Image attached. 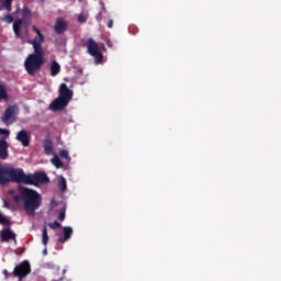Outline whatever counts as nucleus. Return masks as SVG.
<instances>
[{"label": "nucleus", "mask_w": 281, "mask_h": 281, "mask_svg": "<svg viewBox=\"0 0 281 281\" xmlns=\"http://www.w3.org/2000/svg\"><path fill=\"white\" fill-rule=\"evenodd\" d=\"M32 30L35 34H37V37H34V40L30 42L31 45H33L34 52L27 55L24 61V68L29 76H36V74H38V71H41L45 65V50L43 49L45 35L41 33V30H38L36 25H33Z\"/></svg>", "instance_id": "f257e3e1"}, {"label": "nucleus", "mask_w": 281, "mask_h": 281, "mask_svg": "<svg viewBox=\"0 0 281 281\" xmlns=\"http://www.w3.org/2000/svg\"><path fill=\"white\" fill-rule=\"evenodd\" d=\"M27 175L21 168L0 167V186H8V183H26Z\"/></svg>", "instance_id": "f03ea898"}, {"label": "nucleus", "mask_w": 281, "mask_h": 281, "mask_svg": "<svg viewBox=\"0 0 281 281\" xmlns=\"http://www.w3.org/2000/svg\"><path fill=\"white\" fill-rule=\"evenodd\" d=\"M22 201L24 203L23 210L27 213L34 214L41 204L43 203V198L41 194L32 189L22 188Z\"/></svg>", "instance_id": "7ed1b4c3"}, {"label": "nucleus", "mask_w": 281, "mask_h": 281, "mask_svg": "<svg viewBox=\"0 0 281 281\" xmlns=\"http://www.w3.org/2000/svg\"><path fill=\"white\" fill-rule=\"evenodd\" d=\"M49 183V177L45 172H35L26 175V183L25 186H46Z\"/></svg>", "instance_id": "20e7f679"}, {"label": "nucleus", "mask_w": 281, "mask_h": 281, "mask_svg": "<svg viewBox=\"0 0 281 281\" xmlns=\"http://www.w3.org/2000/svg\"><path fill=\"white\" fill-rule=\"evenodd\" d=\"M87 48H88V54L94 58L97 64L102 63V58H104V56L100 52V48L98 47V43H95L93 38H89L87 41Z\"/></svg>", "instance_id": "39448f33"}, {"label": "nucleus", "mask_w": 281, "mask_h": 281, "mask_svg": "<svg viewBox=\"0 0 281 281\" xmlns=\"http://www.w3.org/2000/svg\"><path fill=\"white\" fill-rule=\"evenodd\" d=\"M15 112H16V106L9 105L1 116V122H3L7 126L9 124H14V113Z\"/></svg>", "instance_id": "423d86ee"}, {"label": "nucleus", "mask_w": 281, "mask_h": 281, "mask_svg": "<svg viewBox=\"0 0 281 281\" xmlns=\"http://www.w3.org/2000/svg\"><path fill=\"white\" fill-rule=\"evenodd\" d=\"M68 105H69V102L66 101V99H63L61 97H57L49 104V109H50V111H65V109H67Z\"/></svg>", "instance_id": "0eeeda50"}, {"label": "nucleus", "mask_w": 281, "mask_h": 281, "mask_svg": "<svg viewBox=\"0 0 281 281\" xmlns=\"http://www.w3.org/2000/svg\"><path fill=\"white\" fill-rule=\"evenodd\" d=\"M58 93L59 98L68 102H71V98H74V91L69 89L66 83H60Z\"/></svg>", "instance_id": "6e6552de"}, {"label": "nucleus", "mask_w": 281, "mask_h": 281, "mask_svg": "<svg viewBox=\"0 0 281 281\" xmlns=\"http://www.w3.org/2000/svg\"><path fill=\"white\" fill-rule=\"evenodd\" d=\"M63 234H59L58 243L65 245V243H67V240H69L71 236H74V228H71V226H64Z\"/></svg>", "instance_id": "1a4fd4ad"}, {"label": "nucleus", "mask_w": 281, "mask_h": 281, "mask_svg": "<svg viewBox=\"0 0 281 281\" xmlns=\"http://www.w3.org/2000/svg\"><path fill=\"white\" fill-rule=\"evenodd\" d=\"M1 243H9V240H16V234L10 227L3 228L0 235Z\"/></svg>", "instance_id": "9d476101"}, {"label": "nucleus", "mask_w": 281, "mask_h": 281, "mask_svg": "<svg viewBox=\"0 0 281 281\" xmlns=\"http://www.w3.org/2000/svg\"><path fill=\"white\" fill-rule=\"evenodd\" d=\"M54 31L56 34H65V32H67V21L63 18H58L55 22Z\"/></svg>", "instance_id": "9b49d317"}, {"label": "nucleus", "mask_w": 281, "mask_h": 281, "mask_svg": "<svg viewBox=\"0 0 281 281\" xmlns=\"http://www.w3.org/2000/svg\"><path fill=\"white\" fill-rule=\"evenodd\" d=\"M16 140L22 143V146H30V134L25 130H22L16 135Z\"/></svg>", "instance_id": "f8f14e48"}, {"label": "nucleus", "mask_w": 281, "mask_h": 281, "mask_svg": "<svg viewBox=\"0 0 281 281\" xmlns=\"http://www.w3.org/2000/svg\"><path fill=\"white\" fill-rule=\"evenodd\" d=\"M43 147L45 155H54V142L49 136L44 139Z\"/></svg>", "instance_id": "ddd939ff"}, {"label": "nucleus", "mask_w": 281, "mask_h": 281, "mask_svg": "<svg viewBox=\"0 0 281 281\" xmlns=\"http://www.w3.org/2000/svg\"><path fill=\"white\" fill-rule=\"evenodd\" d=\"M8 155V140L2 138L0 139V159H5Z\"/></svg>", "instance_id": "4468645a"}, {"label": "nucleus", "mask_w": 281, "mask_h": 281, "mask_svg": "<svg viewBox=\"0 0 281 281\" xmlns=\"http://www.w3.org/2000/svg\"><path fill=\"white\" fill-rule=\"evenodd\" d=\"M23 25V20L18 19L13 22V32L16 38H21V27Z\"/></svg>", "instance_id": "2eb2a0df"}, {"label": "nucleus", "mask_w": 281, "mask_h": 281, "mask_svg": "<svg viewBox=\"0 0 281 281\" xmlns=\"http://www.w3.org/2000/svg\"><path fill=\"white\" fill-rule=\"evenodd\" d=\"M49 69H50V76L56 77L60 74V64L54 60L50 63Z\"/></svg>", "instance_id": "dca6fc26"}, {"label": "nucleus", "mask_w": 281, "mask_h": 281, "mask_svg": "<svg viewBox=\"0 0 281 281\" xmlns=\"http://www.w3.org/2000/svg\"><path fill=\"white\" fill-rule=\"evenodd\" d=\"M14 0H0V12L1 10H7V12H12V2Z\"/></svg>", "instance_id": "f3484780"}, {"label": "nucleus", "mask_w": 281, "mask_h": 281, "mask_svg": "<svg viewBox=\"0 0 281 281\" xmlns=\"http://www.w3.org/2000/svg\"><path fill=\"white\" fill-rule=\"evenodd\" d=\"M32 16V11L27 8V7H24L23 10H22V19L21 21H29V19Z\"/></svg>", "instance_id": "a211bd4d"}, {"label": "nucleus", "mask_w": 281, "mask_h": 281, "mask_svg": "<svg viewBox=\"0 0 281 281\" xmlns=\"http://www.w3.org/2000/svg\"><path fill=\"white\" fill-rule=\"evenodd\" d=\"M47 243H49V235H47V226H45L42 231V244L47 247Z\"/></svg>", "instance_id": "6ab92c4d"}, {"label": "nucleus", "mask_w": 281, "mask_h": 281, "mask_svg": "<svg viewBox=\"0 0 281 281\" xmlns=\"http://www.w3.org/2000/svg\"><path fill=\"white\" fill-rule=\"evenodd\" d=\"M58 186H59V189L61 190V192H65V190H67V179H65V177H63V176H59Z\"/></svg>", "instance_id": "aec40b11"}, {"label": "nucleus", "mask_w": 281, "mask_h": 281, "mask_svg": "<svg viewBox=\"0 0 281 281\" xmlns=\"http://www.w3.org/2000/svg\"><path fill=\"white\" fill-rule=\"evenodd\" d=\"M50 161L55 168H63V160H60V158H58L56 155L52 158Z\"/></svg>", "instance_id": "412c9836"}, {"label": "nucleus", "mask_w": 281, "mask_h": 281, "mask_svg": "<svg viewBox=\"0 0 281 281\" xmlns=\"http://www.w3.org/2000/svg\"><path fill=\"white\" fill-rule=\"evenodd\" d=\"M66 214H67V206L64 205L61 209H59L58 221L60 222L65 221Z\"/></svg>", "instance_id": "4be33fe9"}, {"label": "nucleus", "mask_w": 281, "mask_h": 281, "mask_svg": "<svg viewBox=\"0 0 281 281\" xmlns=\"http://www.w3.org/2000/svg\"><path fill=\"white\" fill-rule=\"evenodd\" d=\"M1 100H8V91H5V87L0 83V102Z\"/></svg>", "instance_id": "5701e85b"}, {"label": "nucleus", "mask_w": 281, "mask_h": 281, "mask_svg": "<svg viewBox=\"0 0 281 281\" xmlns=\"http://www.w3.org/2000/svg\"><path fill=\"white\" fill-rule=\"evenodd\" d=\"M59 157H61V159H66L67 161H71V157H69V151L67 149H61L59 151Z\"/></svg>", "instance_id": "b1692460"}, {"label": "nucleus", "mask_w": 281, "mask_h": 281, "mask_svg": "<svg viewBox=\"0 0 281 281\" xmlns=\"http://www.w3.org/2000/svg\"><path fill=\"white\" fill-rule=\"evenodd\" d=\"M23 188L20 189V194H16L13 196V201H15V203H19V201H23Z\"/></svg>", "instance_id": "393cba45"}, {"label": "nucleus", "mask_w": 281, "mask_h": 281, "mask_svg": "<svg viewBox=\"0 0 281 281\" xmlns=\"http://www.w3.org/2000/svg\"><path fill=\"white\" fill-rule=\"evenodd\" d=\"M0 225H11L10 220H7L3 214L0 213Z\"/></svg>", "instance_id": "a878e982"}, {"label": "nucleus", "mask_w": 281, "mask_h": 281, "mask_svg": "<svg viewBox=\"0 0 281 281\" xmlns=\"http://www.w3.org/2000/svg\"><path fill=\"white\" fill-rule=\"evenodd\" d=\"M48 227H50V229H58L60 227V223H58V221L48 223Z\"/></svg>", "instance_id": "bb28decb"}, {"label": "nucleus", "mask_w": 281, "mask_h": 281, "mask_svg": "<svg viewBox=\"0 0 281 281\" xmlns=\"http://www.w3.org/2000/svg\"><path fill=\"white\" fill-rule=\"evenodd\" d=\"M3 21L5 23H12V21H14V18H12V15H10V14H7L3 16Z\"/></svg>", "instance_id": "cd10ccee"}, {"label": "nucleus", "mask_w": 281, "mask_h": 281, "mask_svg": "<svg viewBox=\"0 0 281 281\" xmlns=\"http://www.w3.org/2000/svg\"><path fill=\"white\" fill-rule=\"evenodd\" d=\"M0 135H4L5 138L10 137V131L0 128Z\"/></svg>", "instance_id": "c85d7f7f"}, {"label": "nucleus", "mask_w": 281, "mask_h": 281, "mask_svg": "<svg viewBox=\"0 0 281 281\" xmlns=\"http://www.w3.org/2000/svg\"><path fill=\"white\" fill-rule=\"evenodd\" d=\"M78 22L79 23H87V16H85L83 14H79Z\"/></svg>", "instance_id": "c756f323"}, {"label": "nucleus", "mask_w": 281, "mask_h": 281, "mask_svg": "<svg viewBox=\"0 0 281 281\" xmlns=\"http://www.w3.org/2000/svg\"><path fill=\"white\" fill-rule=\"evenodd\" d=\"M67 270L63 269L61 270V277H59L58 279H54L53 281H63L65 280V273H66Z\"/></svg>", "instance_id": "7c9ffc66"}, {"label": "nucleus", "mask_w": 281, "mask_h": 281, "mask_svg": "<svg viewBox=\"0 0 281 281\" xmlns=\"http://www.w3.org/2000/svg\"><path fill=\"white\" fill-rule=\"evenodd\" d=\"M106 25H108L109 29L113 27V20H109Z\"/></svg>", "instance_id": "2f4dec72"}, {"label": "nucleus", "mask_w": 281, "mask_h": 281, "mask_svg": "<svg viewBox=\"0 0 281 281\" xmlns=\"http://www.w3.org/2000/svg\"><path fill=\"white\" fill-rule=\"evenodd\" d=\"M2 273L5 278H10V272L8 270H3Z\"/></svg>", "instance_id": "473e14b6"}, {"label": "nucleus", "mask_w": 281, "mask_h": 281, "mask_svg": "<svg viewBox=\"0 0 281 281\" xmlns=\"http://www.w3.org/2000/svg\"><path fill=\"white\" fill-rule=\"evenodd\" d=\"M108 47H113V45L111 44V40L108 41Z\"/></svg>", "instance_id": "72a5a7b5"}, {"label": "nucleus", "mask_w": 281, "mask_h": 281, "mask_svg": "<svg viewBox=\"0 0 281 281\" xmlns=\"http://www.w3.org/2000/svg\"><path fill=\"white\" fill-rule=\"evenodd\" d=\"M4 207H10V204H8V201L4 200Z\"/></svg>", "instance_id": "f704fd0d"}]
</instances>
